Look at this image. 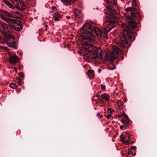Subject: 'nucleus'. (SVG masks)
<instances>
[{
    "instance_id": "1",
    "label": "nucleus",
    "mask_w": 157,
    "mask_h": 157,
    "mask_svg": "<svg viewBox=\"0 0 157 157\" xmlns=\"http://www.w3.org/2000/svg\"><path fill=\"white\" fill-rule=\"evenodd\" d=\"M90 27L88 25H83L82 28L81 44L84 46V54L86 57L89 59H101L102 57L101 49L95 46L98 43L96 40L95 33L92 31Z\"/></svg>"
},
{
    "instance_id": "2",
    "label": "nucleus",
    "mask_w": 157,
    "mask_h": 157,
    "mask_svg": "<svg viewBox=\"0 0 157 157\" xmlns=\"http://www.w3.org/2000/svg\"><path fill=\"white\" fill-rule=\"evenodd\" d=\"M107 12L108 15L107 16L108 21L109 22L106 27L101 31L99 28L89 23H86L84 25H89L90 26V28L92 29V31L94 32L98 37L107 38L108 33L115 26L113 23H115L117 21L116 17L114 15L116 13V11L113 9L111 5L107 6Z\"/></svg>"
},
{
    "instance_id": "3",
    "label": "nucleus",
    "mask_w": 157,
    "mask_h": 157,
    "mask_svg": "<svg viewBox=\"0 0 157 157\" xmlns=\"http://www.w3.org/2000/svg\"><path fill=\"white\" fill-rule=\"evenodd\" d=\"M123 28L122 32L120 34V39L119 40L116 41V44L118 47L124 48L126 47V45L128 43L127 39H131L132 38V35L133 33L132 30L134 29H132L129 27L125 24L121 25Z\"/></svg>"
},
{
    "instance_id": "4",
    "label": "nucleus",
    "mask_w": 157,
    "mask_h": 157,
    "mask_svg": "<svg viewBox=\"0 0 157 157\" xmlns=\"http://www.w3.org/2000/svg\"><path fill=\"white\" fill-rule=\"evenodd\" d=\"M4 21L8 23V25L4 22H0V33L6 37L8 35L7 33L9 32V29L14 28V25L17 23V20L7 17Z\"/></svg>"
},
{
    "instance_id": "5",
    "label": "nucleus",
    "mask_w": 157,
    "mask_h": 157,
    "mask_svg": "<svg viewBox=\"0 0 157 157\" xmlns=\"http://www.w3.org/2000/svg\"><path fill=\"white\" fill-rule=\"evenodd\" d=\"M125 10L127 12L130 11L131 12V15L127 16L126 18V21L127 22L128 25V26L132 29H134L136 27V25L134 21V18H138L140 17V13L137 11V9L135 8L128 7Z\"/></svg>"
},
{
    "instance_id": "6",
    "label": "nucleus",
    "mask_w": 157,
    "mask_h": 157,
    "mask_svg": "<svg viewBox=\"0 0 157 157\" xmlns=\"http://www.w3.org/2000/svg\"><path fill=\"white\" fill-rule=\"evenodd\" d=\"M112 53L110 51L106 54V56L109 61H112L115 59L118 58L117 55L121 54L122 52L121 50L115 46H112Z\"/></svg>"
},
{
    "instance_id": "7",
    "label": "nucleus",
    "mask_w": 157,
    "mask_h": 157,
    "mask_svg": "<svg viewBox=\"0 0 157 157\" xmlns=\"http://www.w3.org/2000/svg\"><path fill=\"white\" fill-rule=\"evenodd\" d=\"M130 136L128 133H125V135L122 134L120 136L121 141L124 142L125 144H128L130 143Z\"/></svg>"
},
{
    "instance_id": "8",
    "label": "nucleus",
    "mask_w": 157,
    "mask_h": 157,
    "mask_svg": "<svg viewBox=\"0 0 157 157\" xmlns=\"http://www.w3.org/2000/svg\"><path fill=\"white\" fill-rule=\"evenodd\" d=\"M13 4L17 9L21 10L26 8V6L25 4L19 0H16L13 3Z\"/></svg>"
},
{
    "instance_id": "9",
    "label": "nucleus",
    "mask_w": 157,
    "mask_h": 157,
    "mask_svg": "<svg viewBox=\"0 0 157 157\" xmlns=\"http://www.w3.org/2000/svg\"><path fill=\"white\" fill-rule=\"evenodd\" d=\"M10 14L7 11L2 10H0V17L3 20H5L8 17H11Z\"/></svg>"
},
{
    "instance_id": "10",
    "label": "nucleus",
    "mask_w": 157,
    "mask_h": 157,
    "mask_svg": "<svg viewBox=\"0 0 157 157\" xmlns=\"http://www.w3.org/2000/svg\"><path fill=\"white\" fill-rule=\"evenodd\" d=\"M19 58L15 55L10 56L9 59L10 63L11 64H15L19 61Z\"/></svg>"
},
{
    "instance_id": "11",
    "label": "nucleus",
    "mask_w": 157,
    "mask_h": 157,
    "mask_svg": "<svg viewBox=\"0 0 157 157\" xmlns=\"http://www.w3.org/2000/svg\"><path fill=\"white\" fill-rule=\"evenodd\" d=\"M17 23H16L14 25V28H13V29H9V31L8 33H12L13 32L14 30H16L17 31H19L21 30L22 29V26H19L18 25Z\"/></svg>"
},
{
    "instance_id": "12",
    "label": "nucleus",
    "mask_w": 157,
    "mask_h": 157,
    "mask_svg": "<svg viewBox=\"0 0 157 157\" xmlns=\"http://www.w3.org/2000/svg\"><path fill=\"white\" fill-rule=\"evenodd\" d=\"M11 17L14 18H18L21 16V13L16 11H13L12 12V14H10Z\"/></svg>"
},
{
    "instance_id": "13",
    "label": "nucleus",
    "mask_w": 157,
    "mask_h": 157,
    "mask_svg": "<svg viewBox=\"0 0 157 157\" xmlns=\"http://www.w3.org/2000/svg\"><path fill=\"white\" fill-rule=\"evenodd\" d=\"M54 19L56 21H58L60 20L62 18L61 15L59 13H55L53 15Z\"/></svg>"
},
{
    "instance_id": "14",
    "label": "nucleus",
    "mask_w": 157,
    "mask_h": 157,
    "mask_svg": "<svg viewBox=\"0 0 157 157\" xmlns=\"http://www.w3.org/2000/svg\"><path fill=\"white\" fill-rule=\"evenodd\" d=\"M101 97L102 98V99L104 100L108 101L110 99V97L109 95L106 93L103 94H101Z\"/></svg>"
},
{
    "instance_id": "15",
    "label": "nucleus",
    "mask_w": 157,
    "mask_h": 157,
    "mask_svg": "<svg viewBox=\"0 0 157 157\" xmlns=\"http://www.w3.org/2000/svg\"><path fill=\"white\" fill-rule=\"evenodd\" d=\"M74 13L75 16L78 17H82L83 16L82 14L79 10H76L74 11Z\"/></svg>"
},
{
    "instance_id": "16",
    "label": "nucleus",
    "mask_w": 157,
    "mask_h": 157,
    "mask_svg": "<svg viewBox=\"0 0 157 157\" xmlns=\"http://www.w3.org/2000/svg\"><path fill=\"white\" fill-rule=\"evenodd\" d=\"M3 2L10 8L13 9L14 8V7L7 0H4Z\"/></svg>"
},
{
    "instance_id": "17",
    "label": "nucleus",
    "mask_w": 157,
    "mask_h": 157,
    "mask_svg": "<svg viewBox=\"0 0 157 157\" xmlns=\"http://www.w3.org/2000/svg\"><path fill=\"white\" fill-rule=\"evenodd\" d=\"M6 42L7 44H8L9 42H10L11 43H15L14 38L13 37H11L7 38Z\"/></svg>"
},
{
    "instance_id": "18",
    "label": "nucleus",
    "mask_w": 157,
    "mask_h": 157,
    "mask_svg": "<svg viewBox=\"0 0 157 157\" xmlns=\"http://www.w3.org/2000/svg\"><path fill=\"white\" fill-rule=\"evenodd\" d=\"M106 2L110 4L112 6H115L116 5V0H106Z\"/></svg>"
},
{
    "instance_id": "19",
    "label": "nucleus",
    "mask_w": 157,
    "mask_h": 157,
    "mask_svg": "<svg viewBox=\"0 0 157 157\" xmlns=\"http://www.w3.org/2000/svg\"><path fill=\"white\" fill-rule=\"evenodd\" d=\"M15 44L16 43H11L10 42H9L8 44L7 45L9 47L16 49L17 48L15 46Z\"/></svg>"
},
{
    "instance_id": "20",
    "label": "nucleus",
    "mask_w": 157,
    "mask_h": 157,
    "mask_svg": "<svg viewBox=\"0 0 157 157\" xmlns=\"http://www.w3.org/2000/svg\"><path fill=\"white\" fill-rule=\"evenodd\" d=\"M122 104V102L120 101H117L116 104V106H117L119 108H121Z\"/></svg>"
},
{
    "instance_id": "21",
    "label": "nucleus",
    "mask_w": 157,
    "mask_h": 157,
    "mask_svg": "<svg viewBox=\"0 0 157 157\" xmlns=\"http://www.w3.org/2000/svg\"><path fill=\"white\" fill-rule=\"evenodd\" d=\"M88 72L89 73V75H90V78H93L94 77V72L93 71L89 70Z\"/></svg>"
},
{
    "instance_id": "22",
    "label": "nucleus",
    "mask_w": 157,
    "mask_h": 157,
    "mask_svg": "<svg viewBox=\"0 0 157 157\" xmlns=\"http://www.w3.org/2000/svg\"><path fill=\"white\" fill-rule=\"evenodd\" d=\"M21 80L20 78H18L16 81L18 85L20 86L22 84Z\"/></svg>"
},
{
    "instance_id": "23",
    "label": "nucleus",
    "mask_w": 157,
    "mask_h": 157,
    "mask_svg": "<svg viewBox=\"0 0 157 157\" xmlns=\"http://www.w3.org/2000/svg\"><path fill=\"white\" fill-rule=\"evenodd\" d=\"M10 86L11 88L14 89H15L17 87L16 85L13 83H11L10 84Z\"/></svg>"
},
{
    "instance_id": "24",
    "label": "nucleus",
    "mask_w": 157,
    "mask_h": 157,
    "mask_svg": "<svg viewBox=\"0 0 157 157\" xmlns=\"http://www.w3.org/2000/svg\"><path fill=\"white\" fill-rule=\"evenodd\" d=\"M132 4L133 6H135L136 7H137L138 5L136 0H132Z\"/></svg>"
},
{
    "instance_id": "25",
    "label": "nucleus",
    "mask_w": 157,
    "mask_h": 157,
    "mask_svg": "<svg viewBox=\"0 0 157 157\" xmlns=\"http://www.w3.org/2000/svg\"><path fill=\"white\" fill-rule=\"evenodd\" d=\"M62 2L65 4H66L70 0H61Z\"/></svg>"
},
{
    "instance_id": "26",
    "label": "nucleus",
    "mask_w": 157,
    "mask_h": 157,
    "mask_svg": "<svg viewBox=\"0 0 157 157\" xmlns=\"http://www.w3.org/2000/svg\"><path fill=\"white\" fill-rule=\"evenodd\" d=\"M120 128L122 130H124L125 129V126L124 125H121L120 126Z\"/></svg>"
},
{
    "instance_id": "27",
    "label": "nucleus",
    "mask_w": 157,
    "mask_h": 157,
    "mask_svg": "<svg viewBox=\"0 0 157 157\" xmlns=\"http://www.w3.org/2000/svg\"><path fill=\"white\" fill-rule=\"evenodd\" d=\"M123 115L125 117L126 119L128 117L125 115V114L124 113H123V114L122 115H119V117H121Z\"/></svg>"
},
{
    "instance_id": "28",
    "label": "nucleus",
    "mask_w": 157,
    "mask_h": 157,
    "mask_svg": "<svg viewBox=\"0 0 157 157\" xmlns=\"http://www.w3.org/2000/svg\"><path fill=\"white\" fill-rule=\"evenodd\" d=\"M99 102L101 104H103L104 103V101L102 99H100L99 100Z\"/></svg>"
},
{
    "instance_id": "29",
    "label": "nucleus",
    "mask_w": 157,
    "mask_h": 157,
    "mask_svg": "<svg viewBox=\"0 0 157 157\" xmlns=\"http://www.w3.org/2000/svg\"><path fill=\"white\" fill-rule=\"evenodd\" d=\"M112 117L111 115L110 114H108V115H106V117L108 119H110V118Z\"/></svg>"
},
{
    "instance_id": "30",
    "label": "nucleus",
    "mask_w": 157,
    "mask_h": 157,
    "mask_svg": "<svg viewBox=\"0 0 157 157\" xmlns=\"http://www.w3.org/2000/svg\"><path fill=\"white\" fill-rule=\"evenodd\" d=\"M101 88L103 90H105V85H102L101 86Z\"/></svg>"
},
{
    "instance_id": "31",
    "label": "nucleus",
    "mask_w": 157,
    "mask_h": 157,
    "mask_svg": "<svg viewBox=\"0 0 157 157\" xmlns=\"http://www.w3.org/2000/svg\"><path fill=\"white\" fill-rule=\"evenodd\" d=\"M97 116L98 117H99L100 118L102 117V115H100V114H97Z\"/></svg>"
},
{
    "instance_id": "32",
    "label": "nucleus",
    "mask_w": 157,
    "mask_h": 157,
    "mask_svg": "<svg viewBox=\"0 0 157 157\" xmlns=\"http://www.w3.org/2000/svg\"><path fill=\"white\" fill-rule=\"evenodd\" d=\"M131 149H136V147L135 146H132L131 147Z\"/></svg>"
},
{
    "instance_id": "33",
    "label": "nucleus",
    "mask_w": 157,
    "mask_h": 157,
    "mask_svg": "<svg viewBox=\"0 0 157 157\" xmlns=\"http://www.w3.org/2000/svg\"><path fill=\"white\" fill-rule=\"evenodd\" d=\"M56 7H54V6H53L52 7V10H54L55 9H56Z\"/></svg>"
},
{
    "instance_id": "34",
    "label": "nucleus",
    "mask_w": 157,
    "mask_h": 157,
    "mask_svg": "<svg viewBox=\"0 0 157 157\" xmlns=\"http://www.w3.org/2000/svg\"><path fill=\"white\" fill-rule=\"evenodd\" d=\"M66 18H67V19H69L70 18V17H69V16H67L66 17Z\"/></svg>"
},
{
    "instance_id": "35",
    "label": "nucleus",
    "mask_w": 157,
    "mask_h": 157,
    "mask_svg": "<svg viewBox=\"0 0 157 157\" xmlns=\"http://www.w3.org/2000/svg\"><path fill=\"white\" fill-rule=\"evenodd\" d=\"M14 70H15L16 71L17 70H16V68L15 67H14Z\"/></svg>"
},
{
    "instance_id": "36",
    "label": "nucleus",
    "mask_w": 157,
    "mask_h": 157,
    "mask_svg": "<svg viewBox=\"0 0 157 157\" xmlns=\"http://www.w3.org/2000/svg\"><path fill=\"white\" fill-rule=\"evenodd\" d=\"M110 111V113H112V112L111 111V109H109Z\"/></svg>"
},
{
    "instance_id": "37",
    "label": "nucleus",
    "mask_w": 157,
    "mask_h": 157,
    "mask_svg": "<svg viewBox=\"0 0 157 157\" xmlns=\"http://www.w3.org/2000/svg\"><path fill=\"white\" fill-rule=\"evenodd\" d=\"M25 0L27 2H28V1H31V0Z\"/></svg>"
},
{
    "instance_id": "38",
    "label": "nucleus",
    "mask_w": 157,
    "mask_h": 157,
    "mask_svg": "<svg viewBox=\"0 0 157 157\" xmlns=\"http://www.w3.org/2000/svg\"><path fill=\"white\" fill-rule=\"evenodd\" d=\"M127 1H130L131 0H127Z\"/></svg>"
},
{
    "instance_id": "39",
    "label": "nucleus",
    "mask_w": 157,
    "mask_h": 157,
    "mask_svg": "<svg viewBox=\"0 0 157 157\" xmlns=\"http://www.w3.org/2000/svg\"><path fill=\"white\" fill-rule=\"evenodd\" d=\"M98 71L99 72H100V71H99V70H98Z\"/></svg>"
},
{
    "instance_id": "40",
    "label": "nucleus",
    "mask_w": 157,
    "mask_h": 157,
    "mask_svg": "<svg viewBox=\"0 0 157 157\" xmlns=\"http://www.w3.org/2000/svg\"><path fill=\"white\" fill-rule=\"evenodd\" d=\"M98 71L99 72H100V71H99V70H98Z\"/></svg>"
},
{
    "instance_id": "41",
    "label": "nucleus",
    "mask_w": 157,
    "mask_h": 157,
    "mask_svg": "<svg viewBox=\"0 0 157 157\" xmlns=\"http://www.w3.org/2000/svg\"><path fill=\"white\" fill-rule=\"evenodd\" d=\"M46 26L47 27H48V25H46Z\"/></svg>"
},
{
    "instance_id": "42",
    "label": "nucleus",
    "mask_w": 157,
    "mask_h": 157,
    "mask_svg": "<svg viewBox=\"0 0 157 157\" xmlns=\"http://www.w3.org/2000/svg\"><path fill=\"white\" fill-rule=\"evenodd\" d=\"M45 30L46 31H47V29H46Z\"/></svg>"
}]
</instances>
